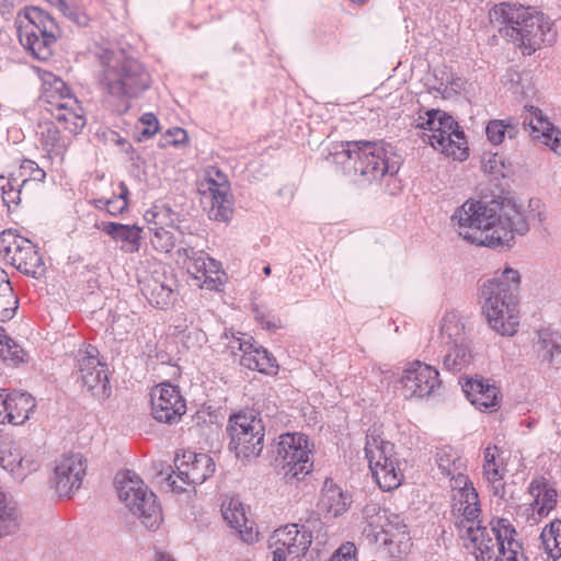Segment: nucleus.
I'll return each instance as SVG.
<instances>
[{
	"label": "nucleus",
	"instance_id": "obj_1",
	"mask_svg": "<svg viewBox=\"0 0 561 561\" xmlns=\"http://www.w3.org/2000/svg\"><path fill=\"white\" fill-rule=\"evenodd\" d=\"M534 214H526L520 205L512 199L490 204L466 202L453 215L459 236L465 240L489 248H510L514 233L525 234Z\"/></svg>",
	"mask_w": 561,
	"mask_h": 561
},
{
	"label": "nucleus",
	"instance_id": "obj_2",
	"mask_svg": "<svg viewBox=\"0 0 561 561\" xmlns=\"http://www.w3.org/2000/svg\"><path fill=\"white\" fill-rule=\"evenodd\" d=\"M96 58L101 65L100 85L107 94L124 101V111L129 108L127 100L137 98L151 85V76L146 67L125 50L100 48Z\"/></svg>",
	"mask_w": 561,
	"mask_h": 561
},
{
	"label": "nucleus",
	"instance_id": "obj_3",
	"mask_svg": "<svg viewBox=\"0 0 561 561\" xmlns=\"http://www.w3.org/2000/svg\"><path fill=\"white\" fill-rule=\"evenodd\" d=\"M327 160L341 168L355 183H371L396 172L381 144L367 140L341 141L332 146Z\"/></svg>",
	"mask_w": 561,
	"mask_h": 561
},
{
	"label": "nucleus",
	"instance_id": "obj_4",
	"mask_svg": "<svg viewBox=\"0 0 561 561\" xmlns=\"http://www.w3.org/2000/svg\"><path fill=\"white\" fill-rule=\"evenodd\" d=\"M118 497L148 529H156L162 522V510L156 494L133 471H121L115 477Z\"/></svg>",
	"mask_w": 561,
	"mask_h": 561
},
{
	"label": "nucleus",
	"instance_id": "obj_5",
	"mask_svg": "<svg viewBox=\"0 0 561 561\" xmlns=\"http://www.w3.org/2000/svg\"><path fill=\"white\" fill-rule=\"evenodd\" d=\"M60 35L59 27L48 13L39 8H30L25 21L19 28V39L23 47L41 60L51 55V46Z\"/></svg>",
	"mask_w": 561,
	"mask_h": 561
},
{
	"label": "nucleus",
	"instance_id": "obj_6",
	"mask_svg": "<svg viewBox=\"0 0 561 561\" xmlns=\"http://www.w3.org/2000/svg\"><path fill=\"white\" fill-rule=\"evenodd\" d=\"M278 473L287 482L301 480L311 472L313 462L308 448V437L298 433L279 436L275 457Z\"/></svg>",
	"mask_w": 561,
	"mask_h": 561
},
{
	"label": "nucleus",
	"instance_id": "obj_7",
	"mask_svg": "<svg viewBox=\"0 0 561 561\" xmlns=\"http://www.w3.org/2000/svg\"><path fill=\"white\" fill-rule=\"evenodd\" d=\"M365 455L373 477L382 490L391 491L401 484L403 474L398 469L393 444L382 439L379 435L368 433Z\"/></svg>",
	"mask_w": 561,
	"mask_h": 561
},
{
	"label": "nucleus",
	"instance_id": "obj_8",
	"mask_svg": "<svg viewBox=\"0 0 561 561\" xmlns=\"http://www.w3.org/2000/svg\"><path fill=\"white\" fill-rule=\"evenodd\" d=\"M229 447L236 456L250 460L259 457L264 446V425L252 413H238L229 419Z\"/></svg>",
	"mask_w": 561,
	"mask_h": 561
},
{
	"label": "nucleus",
	"instance_id": "obj_9",
	"mask_svg": "<svg viewBox=\"0 0 561 561\" xmlns=\"http://www.w3.org/2000/svg\"><path fill=\"white\" fill-rule=\"evenodd\" d=\"M519 285L520 275L512 267H506L500 276L484 282L481 286L482 311H491L493 319L500 310L519 311Z\"/></svg>",
	"mask_w": 561,
	"mask_h": 561
},
{
	"label": "nucleus",
	"instance_id": "obj_10",
	"mask_svg": "<svg viewBox=\"0 0 561 561\" xmlns=\"http://www.w3.org/2000/svg\"><path fill=\"white\" fill-rule=\"evenodd\" d=\"M556 31L549 19L530 8V13L520 20L517 28H506L505 37L530 55L541 46L551 45L556 41Z\"/></svg>",
	"mask_w": 561,
	"mask_h": 561
},
{
	"label": "nucleus",
	"instance_id": "obj_11",
	"mask_svg": "<svg viewBox=\"0 0 561 561\" xmlns=\"http://www.w3.org/2000/svg\"><path fill=\"white\" fill-rule=\"evenodd\" d=\"M176 471L167 473L164 480L172 491L182 493L190 485L202 484L215 471V463L206 454L186 451L175 458Z\"/></svg>",
	"mask_w": 561,
	"mask_h": 561
},
{
	"label": "nucleus",
	"instance_id": "obj_12",
	"mask_svg": "<svg viewBox=\"0 0 561 561\" xmlns=\"http://www.w3.org/2000/svg\"><path fill=\"white\" fill-rule=\"evenodd\" d=\"M494 538L490 537L485 527L479 524L477 527L468 526L467 537L473 542L478 551L479 561H503L501 556H505L508 541L513 540L516 534L515 529L505 519H499L496 525L491 528Z\"/></svg>",
	"mask_w": 561,
	"mask_h": 561
},
{
	"label": "nucleus",
	"instance_id": "obj_13",
	"mask_svg": "<svg viewBox=\"0 0 561 561\" xmlns=\"http://www.w3.org/2000/svg\"><path fill=\"white\" fill-rule=\"evenodd\" d=\"M0 255L16 270L31 276H36L43 265L36 247L12 230L2 231L0 234Z\"/></svg>",
	"mask_w": 561,
	"mask_h": 561
},
{
	"label": "nucleus",
	"instance_id": "obj_14",
	"mask_svg": "<svg viewBox=\"0 0 561 561\" xmlns=\"http://www.w3.org/2000/svg\"><path fill=\"white\" fill-rule=\"evenodd\" d=\"M77 362L78 380L81 381V386L99 399H106L110 396L106 366L100 362L98 348L87 345L83 350H79Z\"/></svg>",
	"mask_w": 561,
	"mask_h": 561
},
{
	"label": "nucleus",
	"instance_id": "obj_15",
	"mask_svg": "<svg viewBox=\"0 0 561 561\" xmlns=\"http://www.w3.org/2000/svg\"><path fill=\"white\" fill-rule=\"evenodd\" d=\"M151 415L160 423L175 424L186 412V403L178 387L165 382L152 388Z\"/></svg>",
	"mask_w": 561,
	"mask_h": 561
},
{
	"label": "nucleus",
	"instance_id": "obj_16",
	"mask_svg": "<svg viewBox=\"0 0 561 561\" xmlns=\"http://www.w3.org/2000/svg\"><path fill=\"white\" fill-rule=\"evenodd\" d=\"M85 459L80 454L64 457L54 470L51 484L59 496H70L79 490L85 474Z\"/></svg>",
	"mask_w": 561,
	"mask_h": 561
},
{
	"label": "nucleus",
	"instance_id": "obj_17",
	"mask_svg": "<svg viewBox=\"0 0 561 561\" xmlns=\"http://www.w3.org/2000/svg\"><path fill=\"white\" fill-rule=\"evenodd\" d=\"M438 376L435 367L416 360L404 370L401 382L407 396L424 398L440 386Z\"/></svg>",
	"mask_w": 561,
	"mask_h": 561
},
{
	"label": "nucleus",
	"instance_id": "obj_18",
	"mask_svg": "<svg viewBox=\"0 0 561 561\" xmlns=\"http://www.w3.org/2000/svg\"><path fill=\"white\" fill-rule=\"evenodd\" d=\"M207 191L203 192V204L207 209L208 217L211 220L227 221L232 209L227 199L228 186L226 175L219 171H215V178L210 176L207 181Z\"/></svg>",
	"mask_w": 561,
	"mask_h": 561
},
{
	"label": "nucleus",
	"instance_id": "obj_19",
	"mask_svg": "<svg viewBox=\"0 0 561 561\" xmlns=\"http://www.w3.org/2000/svg\"><path fill=\"white\" fill-rule=\"evenodd\" d=\"M524 129L529 131V136L534 140H540L549 146L553 152L561 156V130L556 128L542 115L540 108L535 106H525L523 115Z\"/></svg>",
	"mask_w": 561,
	"mask_h": 561
},
{
	"label": "nucleus",
	"instance_id": "obj_20",
	"mask_svg": "<svg viewBox=\"0 0 561 561\" xmlns=\"http://www.w3.org/2000/svg\"><path fill=\"white\" fill-rule=\"evenodd\" d=\"M462 390L470 402L480 411H495L500 408V390L488 379L478 376L466 378Z\"/></svg>",
	"mask_w": 561,
	"mask_h": 561
},
{
	"label": "nucleus",
	"instance_id": "obj_21",
	"mask_svg": "<svg viewBox=\"0 0 561 561\" xmlns=\"http://www.w3.org/2000/svg\"><path fill=\"white\" fill-rule=\"evenodd\" d=\"M44 87L47 101L55 105L51 114L56 121L58 115L69 117V114L81 112L78 101L69 95V90L61 79L48 73L44 78Z\"/></svg>",
	"mask_w": 561,
	"mask_h": 561
},
{
	"label": "nucleus",
	"instance_id": "obj_22",
	"mask_svg": "<svg viewBox=\"0 0 561 561\" xmlns=\"http://www.w3.org/2000/svg\"><path fill=\"white\" fill-rule=\"evenodd\" d=\"M167 210L161 211H147L146 219L152 226L149 228L153 234L150 239L152 247L160 253H169L179 242L182 237L180 231L172 224L163 226Z\"/></svg>",
	"mask_w": 561,
	"mask_h": 561
},
{
	"label": "nucleus",
	"instance_id": "obj_23",
	"mask_svg": "<svg viewBox=\"0 0 561 561\" xmlns=\"http://www.w3.org/2000/svg\"><path fill=\"white\" fill-rule=\"evenodd\" d=\"M272 540L287 551V554L295 559L306 553L312 542L311 534L297 524H290L284 528L276 529Z\"/></svg>",
	"mask_w": 561,
	"mask_h": 561
},
{
	"label": "nucleus",
	"instance_id": "obj_24",
	"mask_svg": "<svg viewBox=\"0 0 561 561\" xmlns=\"http://www.w3.org/2000/svg\"><path fill=\"white\" fill-rule=\"evenodd\" d=\"M141 291L151 305L164 309L172 304L174 299L173 286L175 282L163 273L153 272L141 283Z\"/></svg>",
	"mask_w": 561,
	"mask_h": 561
},
{
	"label": "nucleus",
	"instance_id": "obj_25",
	"mask_svg": "<svg viewBox=\"0 0 561 561\" xmlns=\"http://www.w3.org/2000/svg\"><path fill=\"white\" fill-rule=\"evenodd\" d=\"M352 496L344 492L332 479H325L321 490L318 508L325 517H339L350 508Z\"/></svg>",
	"mask_w": 561,
	"mask_h": 561
},
{
	"label": "nucleus",
	"instance_id": "obj_26",
	"mask_svg": "<svg viewBox=\"0 0 561 561\" xmlns=\"http://www.w3.org/2000/svg\"><path fill=\"white\" fill-rule=\"evenodd\" d=\"M530 13V8L517 3L501 2L489 11L490 23L497 27L501 36L505 37L506 28H517L520 20Z\"/></svg>",
	"mask_w": 561,
	"mask_h": 561
},
{
	"label": "nucleus",
	"instance_id": "obj_27",
	"mask_svg": "<svg viewBox=\"0 0 561 561\" xmlns=\"http://www.w3.org/2000/svg\"><path fill=\"white\" fill-rule=\"evenodd\" d=\"M221 513L228 525L238 530L243 541L252 542L255 539L257 534L253 531L251 525H248L245 510L238 497H230L225 501L221 504Z\"/></svg>",
	"mask_w": 561,
	"mask_h": 561
},
{
	"label": "nucleus",
	"instance_id": "obj_28",
	"mask_svg": "<svg viewBox=\"0 0 561 561\" xmlns=\"http://www.w3.org/2000/svg\"><path fill=\"white\" fill-rule=\"evenodd\" d=\"M528 491L534 497L531 503L535 520L546 517L557 504V491L549 485L546 479H535L530 482Z\"/></svg>",
	"mask_w": 561,
	"mask_h": 561
},
{
	"label": "nucleus",
	"instance_id": "obj_29",
	"mask_svg": "<svg viewBox=\"0 0 561 561\" xmlns=\"http://www.w3.org/2000/svg\"><path fill=\"white\" fill-rule=\"evenodd\" d=\"M95 227L102 230L116 241H122V250L127 253H134L140 247L141 229L136 225H123L118 222H100Z\"/></svg>",
	"mask_w": 561,
	"mask_h": 561
},
{
	"label": "nucleus",
	"instance_id": "obj_30",
	"mask_svg": "<svg viewBox=\"0 0 561 561\" xmlns=\"http://www.w3.org/2000/svg\"><path fill=\"white\" fill-rule=\"evenodd\" d=\"M456 484L463 486L460 489V497L465 499L466 505L462 507L460 503L459 511H462L463 518L459 522V527L467 530L468 526L477 527L480 522L477 520L480 515V507L478 504V493L476 492L472 483L468 481V478L463 474H458L455 480Z\"/></svg>",
	"mask_w": 561,
	"mask_h": 561
},
{
	"label": "nucleus",
	"instance_id": "obj_31",
	"mask_svg": "<svg viewBox=\"0 0 561 561\" xmlns=\"http://www.w3.org/2000/svg\"><path fill=\"white\" fill-rule=\"evenodd\" d=\"M537 336L538 339L534 344L537 355L552 366H561V335L545 329L538 331Z\"/></svg>",
	"mask_w": 561,
	"mask_h": 561
},
{
	"label": "nucleus",
	"instance_id": "obj_32",
	"mask_svg": "<svg viewBox=\"0 0 561 561\" xmlns=\"http://www.w3.org/2000/svg\"><path fill=\"white\" fill-rule=\"evenodd\" d=\"M425 136L433 148L439 149L446 156L459 161L467 159L468 147L463 131L456 133L454 137L446 136L445 138L440 134ZM424 141H426L425 138Z\"/></svg>",
	"mask_w": 561,
	"mask_h": 561
},
{
	"label": "nucleus",
	"instance_id": "obj_33",
	"mask_svg": "<svg viewBox=\"0 0 561 561\" xmlns=\"http://www.w3.org/2000/svg\"><path fill=\"white\" fill-rule=\"evenodd\" d=\"M39 140L43 149L50 156H62L70 144V137L62 134L60 127L53 122L39 125Z\"/></svg>",
	"mask_w": 561,
	"mask_h": 561
},
{
	"label": "nucleus",
	"instance_id": "obj_34",
	"mask_svg": "<svg viewBox=\"0 0 561 561\" xmlns=\"http://www.w3.org/2000/svg\"><path fill=\"white\" fill-rule=\"evenodd\" d=\"M176 250L178 261L183 264L187 272L196 279L207 280V256L203 251H195L190 242H182Z\"/></svg>",
	"mask_w": 561,
	"mask_h": 561
},
{
	"label": "nucleus",
	"instance_id": "obj_35",
	"mask_svg": "<svg viewBox=\"0 0 561 561\" xmlns=\"http://www.w3.org/2000/svg\"><path fill=\"white\" fill-rule=\"evenodd\" d=\"M8 419L7 422L21 425L30 417L35 408V399L26 392L13 391L8 393Z\"/></svg>",
	"mask_w": 561,
	"mask_h": 561
},
{
	"label": "nucleus",
	"instance_id": "obj_36",
	"mask_svg": "<svg viewBox=\"0 0 561 561\" xmlns=\"http://www.w3.org/2000/svg\"><path fill=\"white\" fill-rule=\"evenodd\" d=\"M448 345L449 348L443 357L444 369L458 373L472 363L473 353L469 340Z\"/></svg>",
	"mask_w": 561,
	"mask_h": 561
},
{
	"label": "nucleus",
	"instance_id": "obj_37",
	"mask_svg": "<svg viewBox=\"0 0 561 561\" xmlns=\"http://www.w3.org/2000/svg\"><path fill=\"white\" fill-rule=\"evenodd\" d=\"M240 365L264 374H274L277 369L275 358L272 357L265 348L254 346L253 343L251 348L241 354Z\"/></svg>",
	"mask_w": 561,
	"mask_h": 561
},
{
	"label": "nucleus",
	"instance_id": "obj_38",
	"mask_svg": "<svg viewBox=\"0 0 561 561\" xmlns=\"http://www.w3.org/2000/svg\"><path fill=\"white\" fill-rule=\"evenodd\" d=\"M20 529V514L10 496L0 491V538L14 535Z\"/></svg>",
	"mask_w": 561,
	"mask_h": 561
},
{
	"label": "nucleus",
	"instance_id": "obj_39",
	"mask_svg": "<svg viewBox=\"0 0 561 561\" xmlns=\"http://www.w3.org/2000/svg\"><path fill=\"white\" fill-rule=\"evenodd\" d=\"M488 323L492 330L502 336H513L517 333L519 327V311L500 310L499 314L491 317V311H483Z\"/></svg>",
	"mask_w": 561,
	"mask_h": 561
},
{
	"label": "nucleus",
	"instance_id": "obj_40",
	"mask_svg": "<svg viewBox=\"0 0 561 561\" xmlns=\"http://www.w3.org/2000/svg\"><path fill=\"white\" fill-rule=\"evenodd\" d=\"M439 332L442 341L447 345L468 340L465 334V324L454 311L444 314L440 321Z\"/></svg>",
	"mask_w": 561,
	"mask_h": 561
},
{
	"label": "nucleus",
	"instance_id": "obj_41",
	"mask_svg": "<svg viewBox=\"0 0 561 561\" xmlns=\"http://www.w3.org/2000/svg\"><path fill=\"white\" fill-rule=\"evenodd\" d=\"M540 540L548 558L558 560L561 557V520L556 519L546 526L540 534Z\"/></svg>",
	"mask_w": 561,
	"mask_h": 561
},
{
	"label": "nucleus",
	"instance_id": "obj_42",
	"mask_svg": "<svg viewBox=\"0 0 561 561\" xmlns=\"http://www.w3.org/2000/svg\"><path fill=\"white\" fill-rule=\"evenodd\" d=\"M30 180L23 179L19 183L15 178L0 176V191L3 203L8 206L9 210L11 207H16L21 202L22 188L28 184Z\"/></svg>",
	"mask_w": 561,
	"mask_h": 561
},
{
	"label": "nucleus",
	"instance_id": "obj_43",
	"mask_svg": "<svg viewBox=\"0 0 561 561\" xmlns=\"http://www.w3.org/2000/svg\"><path fill=\"white\" fill-rule=\"evenodd\" d=\"M26 356V352L13 339L8 336L4 329L0 327V357L2 360L18 365L25 362Z\"/></svg>",
	"mask_w": 561,
	"mask_h": 561
},
{
	"label": "nucleus",
	"instance_id": "obj_44",
	"mask_svg": "<svg viewBox=\"0 0 561 561\" xmlns=\"http://www.w3.org/2000/svg\"><path fill=\"white\" fill-rule=\"evenodd\" d=\"M518 134V128L511 121L493 119L486 125V136L493 145H500L507 136L514 139Z\"/></svg>",
	"mask_w": 561,
	"mask_h": 561
},
{
	"label": "nucleus",
	"instance_id": "obj_45",
	"mask_svg": "<svg viewBox=\"0 0 561 561\" xmlns=\"http://www.w3.org/2000/svg\"><path fill=\"white\" fill-rule=\"evenodd\" d=\"M0 321L4 322L13 318L18 309V297L10 284L0 285Z\"/></svg>",
	"mask_w": 561,
	"mask_h": 561
},
{
	"label": "nucleus",
	"instance_id": "obj_46",
	"mask_svg": "<svg viewBox=\"0 0 561 561\" xmlns=\"http://www.w3.org/2000/svg\"><path fill=\"white\" fill-rule=\"evenodd\" d=\"M433 127L431 135L440 134L444 138L446 136L454 137L456 133L461 131L458 123L453 118V116L440 110H437Z\"/></svg>",
	"mask_w": 561,
	"mask_h": 561
},
{
	"label": "nucleus",
	"instance_id": "obj_47",
	"mask_svg": "<svg viewBox=\"0 0 561 561\" xmlns=\"http://www.w3.org/2000/svg\"><path fill=\"white\" fill-rule=\"evenodd\" d=\"M483 473L492 486L493 494L503 497L505 484L503 482V474L500 472V466L496 462L483 463Z\"/></svg>",
	"mask_w": 561,
	"mask_h": 561
},
{
	"label": "nucleus",
	"instance_id": "obj_48",
	"mask_svg": "<svg viewBox=\"0 0 561 561\" xmlns=\"http://www.w3.org/2000/svg\"><path fill=\"white\" fill-rule=\"evenodd\" d=\"M57 124L70 135H77L85 125V119L82 114L78 112L76 114H69V117L58 115Z\"/></svg>",
	"mask_w": 561,
	"mask_h": 561
},
{
	"label": "nucleus",
	"instance_id": "obj_49",
	"mask_svg": "<svg viewBox=\"0 0 561 561\" xmlns=\"http://www.w3.org/2000/svg\"><path fill=\"white\" fill-rule=\"evenodd\" d=\"M225 336L228 340L226 346L232 355H237V352L243 354L247 350L252 347L251 337L245 339V334L243 333H238V335L231 334L230 337L225 334Z\"/></svg>",
	"mask_w": 561,
	"mask_h": 561
},
{
	"label": "nucleus",
	"instance_id": "obj_50",
	"mask_svg": "<svg viewBox=\"0 0 561 561\" xmlns=\"http://www.w3.org/2000/svg\"><path fill=\"white\" fill-rule=\"evenodd\" d=\"M37 469L38 463L32 457L22 456V461L18 463V466L13 469L11 474L15 479L23 480L30 473L36 471Z\"/></svg>",
	"mask_w": 561,
	"mask_h": 561
},
{
	"label": "nucleus",
	"instance_id": "obj_51",
	"mask_svg": "<svg viewBox=\"0 0 561 561\" xmlns=\"http://www.w3.org/2000/svg\"><path fill=\"white\" fill-rule=\"evenodd\" d=\"M140 123L145 125L146 127L142 129L141 135L145 138H150L153 135H156L159 130V123L154 114L152 113H145L140 117Z\"/></svg>",
	"mask_w": 561,
	"mask_h": 561
},
{
	"label": "nucleus",
	"instance_id": "obj_52",
	"mask_svg": "<svg viewBox=\"0 0 561 561\" xmlns=\"http://www.w3.org/2000/svg\"><path fill=\"white\" fill-rule=\"evenodd\" d=\"M436 114L437 110H428L424 112V114L420 113L419 116L413 119L412 126L432 131Z\"/></svg>",
	"mask_w": 561,
	"mask_h": 561
},
{
	"label": "nucleus",
	"instance_id": "obj_53",
	"mask_svg": "<svg viewBox=\"0 0 561 561\" xmlns=\"http://www.w3.org/2000/svg\"><path fill=\"white\" fill-rule=\"evenodd\" d=\"M522 546L515 539L508 541V547L506 548V554L501 556L503 561H526V557L520 551Z\"/></svg>",
	"mask_w": 561,
	"mask_h": 561
},
{
	"label": "nucleus",
	"instance_id": "obj_54",
	"mask_svg": "<svg viewBox=\"0 0 561 561\" xmlns=\"http://www.w3.org/2000/svg\"><path fill=\"white\" fill-rule=\"evenodd\" d=\"M127 208L128 201L114 197L107 199L105 210L107 211V214L115 217L123 214L125 210H127Z\"/></svg>",
	"mask_w": 561,
	"mask_h": 561
},
{
	"label": "nucleus",
	"instance_id": "obj_55",
	"mask_svg": "<svg viewBox=\"0 0 561 561\" xmlns=\"http://www.w3.org/2000/svg\"><path fill=\"white\" fill-rule=\"evenodd\" d=\"M380 512H381V508H380L379 504H377V503H368L363 508L364 518L368 522V524L370 526H376V527H378L379 525H378V520H375V519L381 518L379 516Z\"/></svg>",
	"mask_w": 561,
	"mask_h": 561
},
{
	"label": "nucleus",
	"instance_id": "obj_56",
	"mask_svg": "<svg viewBox=\"0 0 561 561\" xmlns=\"http://www.w3.org/2000/svg\"><path fill=\"white\" fill-rule=\"evenodd\" d=\"M353 545L342 546L329 561H355Z\"/></svg>",
	"mask_w": 561,
	"mask_h": 561
},
{
	"label": "nucleus",
	"instance_id": "obj_57",
	"mask_svg": "<svg viewBox=\"0 0 561 561\" xmlns=\"http://www.w3.org/2000/svg\"><path fill=\"white\" fill-rule=\"evenodd\" d=\"M270 548L273 549L272 561H286V559L289 557L287 554V551L284 548H282L278 543H275L274 540H272V539H271Z\"/></svg>",
	"mask_w": 561,
	"mask_h": 561
},
{
	"label": "nucleus",
	"instance_id": "obj_58",
	"mask_svg": "<svg viewBox=\"0 0 561 561\" xmlns=\"http://www.w3.org/2000/svg\"><path fill=\"white\" fill-rule=\"evenodd\" d=\"M8 393L5 390L0 391V423H5L8 419Z\"/></svg>",
	"mask_w": 561,
	"mask_h": 561
},
{
	"label": "nucleus",
	"instance_id": "obj_59",
	"mask_svg": "<svg viewBox=\"0 0 561 561\" xmlns=\"http://www.w3.org/2000/svg\"><path fill=\"white\" fill-rule=\"evenodd\" d=\"M169 134H170V136L173 137L172 144H174V145L183 144V142H185V140L187 138L186 131L179 127H176L172 130H169Z\"/></svg>",
	"mask_w": 561,
	"mask_h": 561
},
{
	"label": "nucleus",
	"instance_id": "obj_60",
	"mask_svg": "<svg viewBox=\"0 0 561 561\" xmlns=\"http://www.w3.org/2000/svg\"><path fill=\"white\" fill-rule=\"evenodd\" d=\"M499 457V448L496 446H488L484 449V463L496 462Z\"/></svg>",
	"mask_w": 561,
	"mask_h": 561
},
{
	"label": "nucleus",
	"instance_id": "obj_61",
	"mask_svg": "<svg viewBox=\"0 0 561 561\" xmlns=\"http://www.w3.org/2000/svg\"><path fill=\"white\" fill-rule=\"evenodd\" d=\"M34 165H35V163L33 161H25V164H23L22 168L23 169L28 168V169L33 170V180L43 181L45 178V172L42 169H39L37 165L34 169L33 168Z\"/></svg>",
	"mask_w": 561,
	"mask_h": 561
},
{
	"label": "nucleus",
	"instance_id": "obj_62",
	"mask_svg": "<svg viewBox=\"0 0 561 561\" xmlns=\"http://www.w3.org/2000/svg\"><path fill=\"white\" fill-rule=\"evenodd\" d=\"M51 5L59 9L60 12H62L65 15H69L72 18V12H70V9L66 2V0H47Z\"/></svg>",
	"mask_w": 561,
	"mask_h": 561
},
{
	"label": "nucleus",
	"instance_id": "obj_63",
	"mask_svg": "<svg viewBox=\"0 0 561 561\" xmlns=\"http://www.w3.org/2000/svg\"><path fill=\"white\" fill-rule=\"evenodd\" d=\"M437 463H438V467L442 469V472L446 476H450L451 474V469H450V465H449V460L448 459H444V456H440L438 455V458H437Z\"/></svg>",
	"mask_w": 561,
	"mask_h": 561
},
{
	"label": "nucleus",
	"instance_id": "obj_64",
	"mask_svg": "<svg viewBox=\"0 0 561 561\" xmlns=\"http://www.w3.org/2000/svg\"><path fill=\"white\" fill-rule=\"evenodd\" d=\"M207 279L209 278L210 280H214V278L211 277V273H217L218 272V264L215 260L210 259L207 256Z\"/></svg>",
	"mask_w": 561,
	"mask_h": 561
}]
</instances>
